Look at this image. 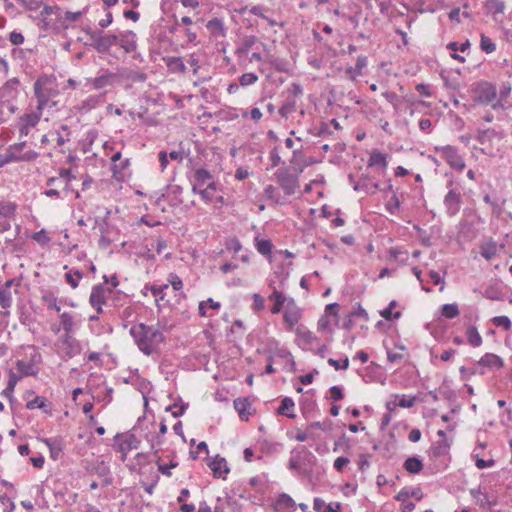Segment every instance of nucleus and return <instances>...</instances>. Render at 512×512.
<instances>
[{"label": "nucleus", "mask_w": 512, "mask_h": 512, "mask_svg": "<svg viewBox=\"0 0 512 512\" xmlns=\"http://www.w3.org/2000/svg\"><path fill=\"white\" fill-rule=\"evenodd\" d=\"M187 178L193 194L200 195L205 203H210L216 198L220 185L210 171L203 167L195 168L187 173Z\"/></svg>", "instance_id": "f257e3e1"}, {"label": "nucleus", "mask_w": 512, "mask_h": 512, "mask_svg": "<svg viewBox=\"0 0 512 512\" xmlns=\"http://www.w3.org/2000/svg\"><path fill=\"white\" fill-rule=\"evenodd\" d=\"M130 335L139 350L147 356H150L164 341V335L157 327L144 323L133 325L130 328Z\"/></svg>", "instance_id": "f03ea898"}, {"label": "nucleus", "mask_w": 512, "mask_h": 512, "mask_svg": "<svg viewBox=\"0 0 512 512\" xmlns=\"http://www.w3.org/2000/svg\"><path fill=\"white\" fill-rule=\"evenodd\" d=\"M33 89L37 99L36 110L43 113L45 108L56 105V102L52 99L58 95V90L55 87V79L52 76L40 75L34 82Z\"/></svg>", "instance_id": "7ed1b4c3"}, {"label": "nucleus", "mask_w": 512, "mask_h": 512, "mask_svg": "<svg viewBox=\"0 0 512 512\" xmlns=\"http://www.w3.org/2000/svg\"><path fill=\"white\" fill-rule=\"evenodd\" d=\"M316 456L305 446L294 448L288 461V469L303 477H310L316 464Z\"/></svg>", "instance_id": "20e7f679"}, {"label": "nucleus", "mask_w": 512, "mask_h": 512, "mask_svg": "<svg viewBox=\"0 0 512 512\" xmlns=\"http://www.w3.org/2000/svg\"><path fill=\"white\" fill-rule=\"evenodd\" d=\"M20 81L17 77L8 79L0 86V102L6 104L9 114H14L18 110L15 101L19 96Z\"/></svg>", "instance_id": "39448f33"}, {"label": "nucleus", "mask_w": 512, "mask_h": 512, "mask_svg": "<svg viewBox=\"0 0 512 512\" xmlns=\"http://www.w3.org/2000/svg\"><path fill=\"white\" fill-rule=\"evenodd\" d=\"M473 101L477 104L487 106L497 98V90L494 84L481 81L471 86Z\"/></svg>", "instance_id": "423d86ee"}, {"label": "nucleus", "mask_w": 512, "mask_h": 512, "mask_svg": "<svg viewBox=\"0 0 512 512\" xmlns=\"http://www.w3.org/2000/svg\"><path fill=\"white\" fill-rule=\"evenodd\" d=\"M274 179L287 196L295 194L299 188L298 174H293L290 167L279 168L274 173Z\"/></svg>", "instance_id": "0eeeda50"}, {"label": "nucleus", "mask_w": 512, "mask_h": 512, "mask_svg": "<svg viewBox=\"0 0 512 512\" xmlns=\"http://www.w3.org/2000/svg\"><path fill=\"white\" fill-rule=\"evenodd\" d=\"M446 187L448 188V192L444 197L443 205L445 207L446 214L449 217H454L460 211L462 193L458 187L454 186V182L452 180L447 182Z\"/></svg>", "instance_id": "6e6552de"}, {"label": "nucleus", "mask_w": 512, "mask_h": 512, "mask_svg": "<svg viewBox=\"0 0 512 512\" xmlns=\"http://www.w3.org/2000/svg\"><path fill=\"white\" fill-rule=\"evenodd\" d=\"M434 151L438 153L451 168L463 171L466 167L463 157L459 154V150L453 145L435 146Z\"/></svg>", "instance_id": "1a4fd4ad"}, {"label": "nucleus", "mask_w": 512, "mask_h": 512, "mask_svg": "<svg viewBox=\"0 0 512 512\" xmlns=\"http://www.w3.org/2000/svg\"><path fill=\"white\" fill-rule=\"evenodd\" d=\"M163 200L173 208L179 207L183 203V188L177 184L166 185L164 191L156 197L155 205L159 207Z\"/></svg>", "instance_id": "9d476101"}, {"label": "nucleus", "mask_w": 512, "mask_h": 512, "mask_svg": "<svg viewBox=\"0 0 512 512\" xmlns=\"http://www.w3.org/2000/svg\"><path fill=\"white\" fill-rule=\"evenodd\" d=\"M41 116L42 112L36 109L30 113H25L20 116L16 125L20 137L29 135L31 129L35 128L39 124Z\"/></svg>", "instance_id": "9b49d317"}, {"label": "nucleus", "mask_w": 512, "mask_h": 512, "mask_svg": "<svg viewBox=\"0 0 512 512\" xmlns=\"http://www.w3.org/2000/svg\"><path fill=\"white\" fill-rule=\"evenodd\" d=\"M60 341L64 346L63 354L61 355L62 359H71L77 355H80L84 349L83 344L71 335H62Z\"/></svg>", "instance_id": "f8f14e48"}, {"label": "nucleus", "mask_w": 512, "mask_h": 512, "mask_svg": "<svg viewBox=\"0 0 512 512\" xmlns=\"http://www.w3.org/2000/svg\"><path fill=\"white\" fill-rule=\"evenodd\" d=\"M302 316L301 309L296 305L294 298H289L285 305L283 320L289 329H293Z\"/></svg>", "instance_id": "ddd939ff"}, {"label": "nucleus", "mask_w": 512, "mask_h": 512, "mask_svg": "<svg viewBox=\"0 0 512 512\" xmlns=\"http://www.w3.org/2000/svg\"><path fill=\"white\" fill-rule=\"evenodd\" d=\"M117 445L120 452L123 454V460L127 453L133 449H137L140 445V440L134 434H128L126 436L116 435Z\"/></svg>", "instance_id": "4468645a"}, {"label": "nucleus", "mask_w": 512, "mask_h": 512, "mask_svg": "<svg viewBox=\"0 0 512 512\" xmlns=\"http://www.w3.org/2000/svg\"><path fill=\"white\" fill-rule=\"evenodd\" d=\"M234 409L242 421H248L253 414L252 401L249 397H238L233 401Z\"/></svg>", "instance_id": "2eb2a0df"}, {"label": "nucleus", "mask_w": 512, "mask_h": 512, "mask_svg": "<svg viewBox=\"0 0 512 512\" xmlns=\"http://www.w3.org/2000/svg\"><path fill=\"white\" fill-rule=\"evenodd\" d=\"M111 293L112 288H107L102 283L94 285L89 297L90 305L106 304V298Z\"/></svg>", "instance_id": "dca6fc26"}, {"label": "nucleus", "mask_w": 512, "mask_h": 512, "mask_svg": "<svg viewBox=\"0 0 512 512\" xmlns=\"http://www.w3.org/2000/svg\"><path fill=\"white\" fill-rule=\"evenodd\" d=\"M119 81V75L109 70H105L102 74L95 77L92 81V85L95 89H103L106 87L113 86Z\"/></svg>", "instance_id": "f3484780"}, {"label": "nucleus", "mask_w": 512, "mask_h": 512, "mask_svg": "<svg viewBox=\"0 0 512 512\" xmlns=\"http://www.w3.org/2000/svg\"><path fill=\"white\" fill-rule=\"evenodd\" d=\"M118 35L119 46L126 52L131 53L137 47L136 34L132 31H125Z\"/></svg>", "instance_id": "a211bd4d"}, {"label": "nucleus", "mask_w": 512, "mask_h": 512, "mask_svg": "<svg viewBox=\"0 0 512 512\" xmlns=\"http://www.w3.org/2000/svg\"><path fill=\"white\" fill-rule=\"evenodd\" d=\"M118 43L117 34L104 33L101 30L100 39L98 40L96 51L100 54H106L110 51L111 47Z\"/></svg>", "instance_id": "6ab92c4d"}, {"label": "nucleus", "mask_w": 512, "mask_h": 512, "mask_svg": "<svg viewBox=\"0 0 512 512\" xmlns=\"http://www.w3.org/2000/svg\"><path fill=\"white\" fill-rule=\"evenodd\" d=\"M289 298L282 291L274 288V291L268 296V299L273 302V306L270 309L271 313L279 314L285 308Z\"/></svg>", "instance_id": "aec40b11"}, {"label": "nucleus", "mask_w": 512, "mask_h": 512, "mask_svg": "<svg viewBox=\"0 0 512 512\" xmlns=\"http://www.w3.org/2000/svg\"><path fill=\"white\" fill-rule=\"evenodd\" d=\"M295 507V501L286 493H281L273 503V508L277 512L293 511L295 510Z\"/></svg>", "instance_id": "412c9836"}, {"label": "nucleus", "mask_w": 512, "mask_h": 512, "mask_svg": "<svg viewBox=\"0 0 512 512\" xmlns=\"http://www.w3.org/2000/svg\"><path fill=\"white\" fill-rule=\"evenodd\" d=\"M368 65V57L365 55H359L357 57V61L354 67L349 66L346 69V75L347 77L355 81L358 77L363 75V69H365Z\"/></svg>", "instance_id": "4be33fe9"}, {"label": "nucleus", "mask_w": 512, "mask_h": 512, "mask_svg": "<svg viewBox=\"0 0 512 512\" xmlns=\"http://www.w3.org/2000/svg\"><path fill=\"white\" fill-rule=\"evenodd\" d=\"M208 466L213 471V476L216 478H223L224 475L230 471L226 459L219 456L211 459Z\"/></svg>", "instance_id": "5701e85b"}, {"label": "nucleus", "mask_w": 512, "mask_h": 512, "mask_svg": "<svg viewBox=\"0 0 512 512\" xmlns=\"http://www.w3.org/2000/svg\"><path fill=\"white\" fill-rule=\"evenodd\" d=\"M478 366L487 367L490 369H500L503 367L504 362L502 358L494 353H485L477 362Z\"/></svg>", "instance_id": "b1692460"}, {"label": "nucleus", "mask_w": 512, "mask_h": 512, "mask_svg": "<svg viewBox=\"0 0 512 512\" xmlns=\"http://www.w3.org/2000/svg\"><path fill=\"white\" fill-rule=\"evenodd\" d=\"M313 509L316 512H339L341 504L339 502L326 503L322 498L315 497L313 500Z\"/></svg>", "instance_id": "393cba45"}, {"label": "nucleus", "mask_w": 512, "mask_h": 512, "mask_svg": "<svg viewBox=\"0 0 512 512\" xmlns=\"http://www.w3.org/2000/svg\"><path fill=\"white\" fill-rule=\"evenodd\" d=\"M206 28L210 32V34L215 38L226 36V29L224 27V23L219 18H213L209 20L206 24Z\"/></svg>", "instance_id": "a878e982"}, {"label": "nucleus", "mask_w": 512, "mask_h": 512, "mask_svg": "<svg viewBox=\"0 0 512 512\" xmlns=\"http://www.w3.org/2000/svg\"><path fill=\"white\" fill-rule=\"evenodd\" d=\"M294 406L295 403L291 397H284L281 400L280 406L277 408V414L294 419L296 417L294 413Z\"/></svg>", "instance_id": "bb28decb"}, {"label": "nucleus", "mask_w": 512, "mask_h": 512, "mask_svg": "<svg viewBox=\"0 0 512 512\" xmlns=\"http://www.w3.org/2000/svg\"><path fill=\"white\" fill-rule=\"evenodd\" d=\"M42 441L46 444L49 449L50 457L54 460H57L62 451V441L59 438H44Z\"/></svg>", "instance_id": "cd10ccee"}, {"label": "nucleus", "mask_w": 512, "mask_h": 512, "mask_svg": "<svg viewBox=\"0 0 512 512\" xmlns=\"http://www.w3.org/2000/svg\"><path fill=\"white\" fill-rule=\"evenodd\" d=\"M33 155L28 156H19L14 154L10 147H8L4 154L0 155L1 158V166L4 164L12 163V162H31Z\"/></svg>", "instance_id": "c85d7f7f"}, {"label": "nucleus", "mask_w": 512, "mask_h": 512, "mask_svg": "<svg viewBox=\"0 0 512 512\" xmlns=\"http://www.w3.org/2000/svg\"><path fill=\"white\" fill-rule=\"evenodd\" d=\"M190 497V491L187 488H183L180 490V493L177 497V503L180 504L178 512H194L195 505L186 503L188 498Z\"/></svg>", "instance_id": "c756f323"}, {"label": "nucleus", "mask_w": 512, "mask_h": 512, "mask_svg": "<svg viewBox=\"0 0 512 512\" xmlns=\"http://www.w3.org/2000/svg\"><path fill=\"white\" fill-rule=\"evenodd\" d=\"M484 7L487 13L492 14L496 20L498 14L504 13L505 3L503 0H485Z\"/></svg>", "instance_id": "7c9ffc66"}, {"label": "nucleus", "mask_w": 512, "mask_h": 512, "mask_svg": "<svg viewBox=\"0 0 512 512\" xmlns=\"http://www.w3.org/2000/svg\"><path fill=\"white\" fill-rule=\"evenodd\" d=\"M164 61L171 72L184 73L186 65L181 57L171 56L164 58Z\"/></svg>", "instance_id": "2f4dec72"}, {"label": "nucleus", "mask_w": 512, "mask_h": 512, "mask_svg": "<svg viewBox=\"0 0 512 512\" xmlns=\"http://www.w3.org/2000/svg\"><path fill=\"white\" fill-rule=\"evenodd\" d=\"M16 368L19 371V376H35L39 372V368L35 367L34 364L29 363L25 360H18L16 362Z\"/></svg>", "instance_id": "473e14b6"}, {"label": "nucleus", "mask_w": 512, "mask_h": 512, "mask_svg": "<svg viewBox=\"0 0 512 512\" xmlns=\"http://www.w3.org/2000/svg\"><path fill=\"white\" fill-rule=\"evenodd\" d=\"M17 204L12 201H0V217L13 219L16 215Z\"/></svg>", "instance_id": "72a5a7b5"}, {"label": "nucleus", "mask_w": 512, "mask_h": 512, "mask_svg": "<svg viewBox=\"0 0 512 512\" xmlns=\"http://www.w3.org/2000/svg\"><path fill=\"white\" fill-rule=\"evenodd\" d=\"M268 11H269V8L261 6V5L252 6L249 10V12L252 15L258 16V17L266 20L270 26L274 27V26L279 25V23L275 19H273L265 14Z\"/></svg>", "instance_id": "f704fd0d"}, {"label": "nucleus", "mask_w": 512, "mask_h": 512, "mask_svg": "<svg viewBox=\"0 0 512 512\" xmlns=\"http://www.w3.org/2000/svg\"><path fill=\"white\" fill-rule=\"evenodd\" d=\"M466 337H467L468 343L472 347H479L482 345L483 340H482V337H481L480 333L478 332L476 326L470 325L467 327Z\"/></svg>", "instance_id": "c9c22d12"}, {"label": "nucleus", "mask_w": 512, "mask_h": 512, "mask_svg": "<svg viewBox=\"0 0 512 512\" xmlns=\"http://www.w3.org/2000/svg\"><path fill=\"white\" fill-rule=\"evenodd\" d=\"M297 109L296 100L292 97H287L282 106L279 108V114L282 118L288 119L289 116Z\"/></svg>", "instance_id": "e433bc0d"}, {"label": "nucleus", "mask_w": 512, "mask_h": 512, "mask_svg": "<svg viewBox=\"0 0 512 512\" xmlns=\"http://www.w3.org/2000/svg\"><path fill=\"white\" fill-rule=\"evenodd\" d=\"M26 144L27 142L26 141H22V142H19V143H15V144H12L10 145V149L12 150V152L14 154H17L19 156H30V155H33L34 157L32 158V161L36 160L38 157H39V153L34 151V150H26L24 151V148L26 147Z\"/></svg>", "instance_id": "4c0bfd02"}, {"label": "nucleus", "mask_w": 512, "mask_h": 512, "mask_svg": "<svg viewBox=\"0 0 512 512\" xmlns=\"http://www.w3.org/2000/svg\"><path fill=\"white\" fill-rule=\"evenodd\" d=\"M55 133L57 135V146L59 147L71 140V130L66 124H61Z\"/></svg>", "instance_id": "58836bf2"}, {"label": "nucleus", "mask_w": 512, "mask_h": 512, "mask_svg": "<svg viewBox=\"0 0 512 512\" xmlns=\"http://www.w3.org/2000/svg\"><path fill=\"white\" fill-rule=\"evenodd\" d=\"M133 385L142 394V396L144 398L145 405H147L148 404L147 394H149L152 389L151 383L146 379L137 378L134 381Z\"/></svg>", "instance_id": "ea45409f"}, {"label": "nucleus", "mask_w": 512, "mask_h": 512, "mask_svg": "<svg viewBox=\"0 0 512 512\" xmlns=\"http://www.w3.org/2000/svg\"><path fill=\"white\" fill-rule=\"evenodd\" d=\"M406 471L412 474H417L423 469V463L418 457H409L404 462Z\"/></svg>", "instance_id": "a19ab883"}, {"label": "nucleus", "mask_w": 512, "mask_h": 512, "mask_svg": "<svg viewBox=\"0 0 512 512\" xmlns=\"http://www.w3.org/2000/svg\"><path fill=\"white\" fill-rule=\"evenodd\" d=\"M151 38L154 41H157L160 44H169L170 40L167 36V30L165 28H162L160 26H152L151 27Z\"/></svg>", "instance_id": "79ce46f5"}, {"label": "nucleus", "mask_w": 512, "mask_h": 512, "mask_svg": "<svg viewBox=\"0 0 512 512\" xmlns=\"http://www.w3.org/2000/svg\"><path fill=\"white\" fill-rule=\"evenodd\" d=\"M397 306V301L392 300L388 304V306L380 311V315L387 321H392L394 319H399L401 317V312L396 311L395 313L392 310Z\"/></svg>", "instance_id": "37998d69"}, {"label": "nucleus", "mask_w": 512, "mask_h": 512, "mask_svg": "<svg viewBox=\"0 0 512 512\" xmlns=\"http://www.w3.org/2000/svg\"><path fill=\"white\" fill-rule=\"evenodd\" d=\"M60 323L62 329L65 331V334L70 335V333L74 330V317L69 312H63L60 315Z\"/></svg>", "instance_id": "c03bdc74"}, {"label": "nucleus", "mask_w": 512, "mask_h": 512, "mask_svg": "<svg viewBox=\"0 0 512 512\" xmlns=\"http://www.w3.org/2000/svg\"><path fill=\"white\" fill-rule=\"evenodd\" d=\"M20 378H21V376H19L12 370L9 371L7 387L3 391L4 396H6V397L12 396L15 386L17 385Z\"/></svg>", "instance_id": "a18cd8bd"}, {"label": "nucleus", "mask_w": 512, "mask_h": 512, "mask_svg": "<svg viewBox=\"0 0 512 512\" xmlns=\"http://www.w3.org/2000/svg\"><path fill=\"white\" fill-rule=\"evenodd\" d=\"M83 273L78 269H70L65 273L66 282L73 288H77L79 285V280L82 279Z\"/></svg>", "instance_id": "49530a36"}, {"label": "nucleus", "mask_w": 512, "mask_h": 512, "mask_svg": "<svg viewBox=\"0 0 512 512\" xmlns=\"http://www.w3.org/2000/svg\"><path fill=\"white\" fill-rule=\"evenodd\" d=\"M496 136H497L496 130H494L492 128H487V129H478L477 135L475 138L480 144L483 145L486 142L491 141Z\"/></svg>", "instance_id": "de8ad7c7"}, {"label": "nucleus", "mask_w": 512, "mask_h": 512, "mask_svg": "<svg viewBox=\"0 0 512 512\" xmlns=\"http://www.w3.org/2000/svg\"><path fill=\"white\" fill-rule=\"evenodd\" d=\"M264 196L271 200L272 202H274L275 204H283L284 202L282 201V198H281V195H280V192L278 191V189L269 184L267 185L265 188H264Z\"/></svg>", "instance_id": "09e8293b"}, {"label": "nucleus", "mask_w": 512, "mask_h": 512, "mask_svg": "<svg viewBox=\"0 0 512 512\" xmlns=\"http://www.w3.org/2000/svg\"><path fill=\"white\" fill-rule=\"evenodd\" d=\"M368 166H381L382 168H386V166H387L386 155L379 151H373L370 154V157L368 160Z\"/></svg>", "instance_id": "8fccbe9b"}, {"label": "nucleus", "mask_w": 512, "mask_h": 512, "mask_svg": "<svg viewBox=\"0 0 512 512\" xmlns=\"http://www.w3.org/2000/svg\"><path fill=\"white\" fill-rule=\"evenodd\" d=\"M296 334L299 346L310 345L315 339L314 334L309 330L298 328Z\"/></svg>", "instance_id": "3c124183"}, {"label": "nucleus", "mask_w": 512, "mask_h": 512, "mask_svg": "<svg viewBox=\"0 0 512 512\" xmlns=\"http://www.w3.org/2000/svg\"><path fill=\"white\" fill-rule=\"evenodd\" d=\"M362 181V191H364L367 194H375L377 191L380 190V185L378 182H372L371 179L367 175L361 176Z\"/></svg>", "instance_id": "603ef678"}, {"label": "nucleus", "mask_w": 512, "mask_h": 512, "mask_svg": "<svg viewBox=\"0 0 512 512\" xmlns=\"http://www.w3.org/2000/svg\"><path fill=\"white\" fill-rule=\"evenodd\" d=\"M441 315L447 319H454L459 315V308L456 303H448L441 306Z\"/></svg>", "instance_id": "864d4df0"}, {"label": "nucleus", "mask_w": 512, "mask_h": 512, "mask_svg": "<svg viewBox=\"0 0 512 512\" xmlns=\"http://www.w3.org/2000/svg\"><path fill=\"white\" fill-rule=\"evenodd\" d=\"M169 284H162V285H146L144 287L145 290H150L152 295L155 297L156 302L158 303L160 300H163L165 297L164 291L168 289Z\"/></svg>", "instance_id": "5fc2aeb1"}, {"label": "nucleus", "mask_w": 512, "mask_h": 512, "mask_svg": "<svg viewBox=\"0 0 512 512\" xmlns=\"http://www.w3.org/2000/svg\"><path fill=\"white\" fill-rule=\"evenodd\" d=\"M179 402H180V404L174 403V404L166 407V411H170L174 418H178V417L182 416L185 413V411L187 410V408L189 407V404L183 402L181 400V398L179 399Z\"/></svg>", "instance_id": "6e6d98bb"}, {"label": "nucleus", "mask_w": 512, "mask_h": 512, "mask_svg": "<svg viewBox=\"0 0 512 512\" xmlns=\"http://www.w3.org/2000/svg\"><path fill=\"white\" fill-rule=\"evenodd\" d=\"M258 42V38L254 35L245 36L242 39L241 46L237 49V53L246 54Z\"/></svg>", "instance_id": "4d7b16f0"}, {"label": "nucleus", "mask_w": 512, "mask_h": 512, "mask_svg": "<svg viewBox=\"0 0 512 512\" xmlns=\"http://www.w3.org/2000/svg\"><path fill=\"white\" fill-rule=\"evenodd\" d=\"M156 464H157L158 471L167 477H171L172 476L171 469L176 468L178 466V462L173 461V460H171L169 462V464L162 463L161 458L159 456H157Z\"/></svg>", "instance_id": "13d9d810"}, {"label": "nucleus", "mask_w": 512, "mask_h": 512, "mask_svg": "<svg viewBox=\"0 0 512 512\" xmlns=\"http://www.w3.org/2000/svg\"><path fill=\"white\" fill-rule=\"evenodd\" d=\"M207 305H210V308L214 310H219L221 307V304L219 302L214 301L212 298H208L206 301H201L199 303V314L202 317L209 316L207 314Z\"/></svg>", "instance_id": "bf43d9fd"}, {"label": "nucleus", "mask_w": 512, "mask_h": 512, "mask_svg": "<svg viewBox=\"0 0 512 512\" xmlns=\"http://www.w3.org/2000/svg\"><path fill=\"white\" fill-rule=\"evenodd\" d=\"M480 49L487 54H491L496 50V44L490 37L482 34L480 39Z\"/></svg>", "instance_id": "052dcab7"}, {"label": "nucleus", "mask_w": 512, "mask_h": 512, "mask_svg": "<svg viewBox=\"0 0 512 512\" xmlns=\"http://www.w3.org/2000/svg\"><path fill=\"white\" fill-rule=\"evenodd\" d=\"M13 302L12 293L7 288H0V306L3 309L11 307Z\"/></svg>", "instance_id": "680f3d73"}, {"label": "nucleus", "mask_w": 512, "mask_h": 512, "mask_svg": "<svg viewBox=\"0 0 512 512\" xmlns=\"http://www.w3.org/2000/svg\"><path fill=\"white\" fill-rule=\"evenodd\" d=\"M26 407L29 410H33L35 408H39L43 410L44 412H48L46 400L43 397L36 396L34 399L28 401L26 403Z\"/></svg>", "instance_id": "e2e57ef3"}, {"label": "nucleus", "mask_w": 512, "mask_h": 512, "mask_svg": "<svg viewBox=\"0 0 512 512\" xmlns=\"http://www.w3.org/2000/svg\"><path fill=\"white\" fill-rule=\"evenodd\" d=\"M390 258L398 262H406L408 260V253L400 247L391 248L389 251Z\"/></svg>", "instance_id": "0e129e2a"}, {"label": "nucleus", "mask_w": 512, "mask_h": 512, "mask_svg": "<svg viewBox=\"0 0 512 512\" xmlns=\"http://www.w3.org/2000/svg\"><path fill=\"white\" fill-rule=\"evenodd\" d=\"M491 321L496 327H501L505 331L510 330L512 327L511 320L508 316H495Z\"/></svg>", "instance_id": "69168bd1"}, {"label": "nucleus", "mask_w": 512, "mask_h": 512, "mask_svg": "<svg viewBox=\"0 0 512 512\" xmlns=\"http://www.w3.org/2000/svg\"><path fill=\"white\" fill-rule=\"evenodd\" d=\"M331 124L323 122L319 127L313 129L312 134L317 137H326L332 135Z\"/></svg>", "instance_id": "338daca9"}, {"label": "nucleus", "mask_w": 512, "mask_h": 512, "mask_svg": "<svg viewBox=\"0 0 512 512\" xmlns=\"http://www.w3.org/2000/svg\"><path fill=\"white\" fill-rule=\"evenodd\" d=\"M257 81H258V75L253 72L244 73L239 77V83L243 87L252 85V84L256 83Z\"/></svg>", "instance_id": "774afa93"}]
</instances>
